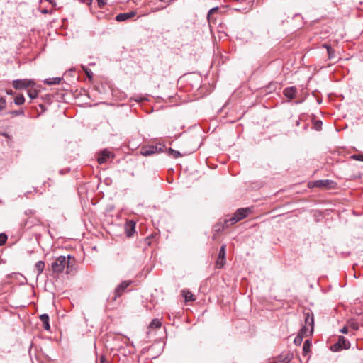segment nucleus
Instances as JSON below:
<instances>
[{
    "label": "nucleus",
    "instance_id": "obj_27",
    "mask_svg": "<svg viewBox=\"0 0 363 363\" xmlns=\"http://www.w3.org/2000/svg\"><path fill=\"white\" fill-rule=\"evenodd\" d=\"M6 102L5 99L0 96V110H3L6 108Z\"/></svg>",
    "mask_w": 363,
    "mask_h": 363
},
{
    "label": "nucleus",
    "instance_id": "obj_24",
    "mask_svg": "<svg viewBox=\"0 0 363 363\" xmlns=\"http://www.w3.org/2000/svg\"><path fill=\"white\" fill-rule=\"evenodd\" d=\"M311 347V342L308 340H306L303 343V352L304 354H307V353L309 352Z\"/></svg>",
    "mask_w": 363,
    "mask_h": 363
},
{
    "label": "nucleus",
    "instance_id": "obj_16",
    "mask_svg": "<svg viewBox=\"0 0 363 363\" xmlns=\"http://www.w3.org/2000/svg\"><path fill=\"white\" fill-rule=\"evenodd\" d=\"M182 294L184 296V298L186 302L193 301L195 299L194 295L189 291L183 290Z\"/></svg>",
    "mask_w": 363,
    "mask_h": 363
},
{
    "label": "nucleus",
    "instance_id": "obj_32",
    "mask_svg": "<svg viewBox=\"0 0 363 363\" xmlns=\"http://www.w3.org/2000/svg\"><path fill=\"white\" fill-rule=\"evenodd\" d=\"M100 363H110L106 359V357L102 355L100 357Z\"/></svg>",
    "mask_w": 363,
    "mask_h": 363
},
{
    "label": "nucleus",
    "instance_id": "obj_22",
    "mask_svg": "<svg viewBox=\"0 0 363 363\" xmlns=\"http://www.w3.org/2000/svg\"><path fill=\"white\" fill-rule=\"evenodd\" d=\"M28 96L31 99H36L38 96V91L36 89H29L28 90Z\"/></svg>",
    "mask_w": 363,
    "mask_h": 363
},
{
    "label": "nucleus",
    "instance_id": "obj_40",
    "mask_svg": "<svg viewBox=\"0 0 363 363\" xmlns=\"http://www.w3.org/2000/svg\"><path fill=\"white\" fill-rule=\"evenodd\" d=\"M41 12L43 13H48V10L47 9H43V10H41Z\"/></svg>",
    "mask_w": 363,
    "mask_h": 363
},
{
    "label": "nucleus",
    "instance_id": "obj_39",
    "mask_svg": "<svg viewBox=\"0 0 363 363\" xmlns=\"http://www.w3.org/2000/svg\"><path fill=\"white\" fill-rule=\"evenodd\" d=\"M160 1H162V2H167V3H169L171 1H172L173 0H160Z\"/></svg>",
    "mask_w": 363,
    "mask_h": 363
},
{
    "label": "nucleus",
    "instance_id": "obj_18",
    "mask_svg": "<svg viewBox=\"0 0 363 363\" xmlns=\"http://www.w3.org/2000/svg\"><path fill=\"white\" fill-rule=\"evenodd\" d=\"M35 268L37 271V275H40L44 270L45 268V262L43 261H38L35 265Z\"/></svg>",
    "mask_w": 363,
    "mask_h": 363
},
{
    "label": "nucleus",
    "instance_id": "obj_13",
    "mask_svg": "<svg viewBox=\"0 0 363 363\" xmlns=\"http://www.w3.org/2000/svg\"><path fill=\"white\" fill-rule=\"evenodd\" d=\"M40 320L42 322L43 327L45 330L49 331L50 329L49 323V316L46 313L40 315Z\"/></svg>",
    "mask_w": 363,
    "mask_h": 363
},
{
    "label": "nucleus",
    "instance_id": "obj_2",
    "mask_svg": "<svg viewBox=\"0 0 363 363\" xmlns=\"http://www.w3.org/2000/svg\"><path fill=\"white\" fill-rule=\"evenodd\" d=\"M52 270L54 273H61L67 267L68 269V261L65 256H60L52 263Z\"/></svg>",
    "mask_w": 363,
    "mask_h": 363
},
{
    "label": "nucleus",
    "instance_id": "obj_1",
    "mask_svg": "<svg viewBox=\"0 0 363 363\" xmlns=\"http://www.w3.org/2000/svg\"><path fill=\"white\" fill-rule=\"evenodd\" d=\"M251 212V210L250 208H239L236 211V212L234 213L233 216H232L229 219H226L224 221L223 225L222 228L220 227L219 225L215 226V230L216 231H220L221 230H223L224 228H227L230 227V225L235 224V223L241 220L242 219L245 218L247 216V215Z\"/></svg>",
    "mask_w": 363,
    "mask_h": 363
},
{
    "label": "nucleus",
    "instance_id": "obj_17",
    "mask_svg": "<svg viewBox=\"0 0 363 363\" xmlns=\"http://www.w3.org/2000/svg\"><path fill=\"white\" fill-rule=\"evenodd\" d=\"M305 322L306 325H308L311 327L310 331L308 330V333L311 334L313 330V316H311L309 314H307L305 318Z\"/></svg>",
    "mask_w": 363,
    "mask_h": 363
},
{
    "label": "nucleus",
    "instance_id": "obj_21",
    "mask_svg": "<svg viewBox=\"0 0 363 363\" xmlns=\"http://www.w3.org/2000/svg\"><path fill=\"white\" fill-rule=\"evenodd\" d=\"M25 102V98L23 94H18L14 99V103L16 105H22Z\"/></svg>",
    "mask_w": 363,
    "mask_h": 363
},
{
    "label": "nucleus",
    "instance_id": "obj_11",
    "mask_svg": "<svg viewBox=\"0 0 363 363\" xmlns=\"http://www.w3.org/2000/svg\"><path fill=\"white\" fill-rule=\"evenodd\" d=\"M284 94L289 99H292L296 96L297 89L295 87H288L284 90Z\"/></svg>",
    "mask_w": 363,
    "mask_h": 363
},
{
    "label": "nucleus",
    "instance_id": "obj_25",
    "mask_svg": "<svg viewBox=\"0 0 363 363\" xmlns=\"http://www.w3.org/2000/svg\"><path fill=\"white\" fill-rule=\"evenodd\" d=\"M7 240V235L5 233L0 234V246L4 245Z\"/></svg>",
    "mask_w": 363,
    "mask_h": 363
},
{
    "label": "nucleus",
    "instance_id": "obj_30",
    "mask_svg": "<svg viewBox=\"0 0 363 363\" xmlns=\"http://www.w3.org/2000/svg\"><path fill=\"white\" fill-rule=\"evenodd\" d=\"M96 3H97L98 6L99 8H102L104 6L105 4H106V2L105 1V0H97V1H96Z\"/></svg>",
    "mask_w": 363,
    "mask_h": 363
},
{
    "label": "nucleus",
    "instance_id": "obj_36",
    "mask_svg": "<svg viewBox=\"0 0 363 363\" xmlns=\"http://www.w3.org/2000/svg\"><path fill=\"white\" fill-rule=\"evenodd\" d=\"M326 48H327V50H328V57H329V58H331L332 57H331V50H332V49H331V48L328 47V46Z\"/></svg>",
    "mask_w": 363,
    "mask_h": 363
},
{
    "label": "nucleus",
    "instance_id": "obj_20",
    "mask_svg": "<svg viewBox=\"0 0 363 363\" xmlns=\"http://www.w3.org/2000/svg\"><path fill=\"white\" fill-rule=\"evenodd\" d=\"M339 342H340V345H342V348L343 349H347L350 347V342L349 341H347L344 337L342 336H340L339 337V340H338Z\"/></svg>",
    "mask_w": 363,
    "mask_h": 363
},
{
    "label": "nucleus",
    "instance_id": "obj_10",
    "mask_svg": "<svg viewBox=\"0 0 363 363\" xmlns=\"http://www.w3.org/2000/svg\"><path fill=\"white\" fill-rule=\"evenodd\" d=\"M292 354H282L276 359L274 363H289L292 359Z\"/></svg>",
    "mask_w": 363,
    "mask_h": 363
},
{
    "label": "nucleus",
    "instance_id": "obj_15",
    "mask_svg": "<svg viewBox=\"0 0 363 363\" xmlns=\"http://www.w3.org/2000/svg\"><path fill=\"white\" fill-rule=\"evenodd\" d=\"M61 80L62 78L60 77L48 78L44 80V83L47 85H54L60 84Z\"/></svg>",
    "mask_w": 363,
    "mask_h": 363
},
{
    "label": "nucleus",
    "instance_id": "obj_12",
    "mask_svg": "<svg viewBox=\"0 0 363 363\" xmlns=\"http://www.w3.org/2000/svg\"><path fill=\"white\" fill-rule=\"evenodd\" d=\"M135 12H128V13H119L116 16V20L117 21H125L127 19H129L132 17H133L135 16Z\"/></svg>",
    "mask_w": 363,
    "mask_h": 363
},
{
    "label": "nucleus",
    "instance_id": "obj_6",
    "mask_svg": "<svg viewBox=\"0 0 363 363\" xmlns=\"http://www.w3.org/2000/svg\"><path fill=\"white\" fill-rule=\"evenodd\" d=\"M333 184V182L329 179L316 180L313 182L312 184H309V186L318 188H330V185Z\"/></svg>",
    "mask_w": 363,
    "mask_h": 363
},
{
    "label": "nucleus",
    "instance_id": "obj_5",
    "mask_svg": "<svg viewBox=\"0 0 363 363\" xmlns=\"http://www.w3.org/2000/svg\"><path fill=\"white\" fill-rule=\"evenodd\" d=\"M161 151H162V148L158 147L157 145L156 146L149 145V146L143 147L140 150V153L143 156H150L152 154H155V153H157V152H159Z\"/></svg>",
    "mask_w": 363,
    "mask_h": 363
},
{
    "label": "nucleus",
    "instance_id": "obj_41",
    "mask_svg": "<svg viewBox=\"0 0 363 363\" xmlns=\"http://www.w3.org/2000/svg\"><path fill=\"white\" fill-rule=\"evenodd\" d=\"M353 328H354V329H355V330H357V327L356 325H354V326H353Z\"/></svg>",
    "mask_w": 363,
    "mask_h": 363
},
{
    "label": "nucleus",
    "instance_id": "obj_3",
    "mask_svg": "<svg viewBox=\"0 0 363 363\" xmlns=\"http://www.w3.org/2000/svg\"><path fill=\"white\" fill-rule=\"evenodd\" d=\"M35 83L30 79H16L12 82V85L16 89H23L34 85Z\"/></svg>",
    "mask_w": 363,
    "mask_h": 363
},
{
    "label": "nucleus",
    "instance_id": "obj_7",
    "mask_svg": "<svg viewBox=\"0 0 363 363\" xmlns=\"http://www.w3.org/2000/svg\"><path fill=\"white\" fill-rule=\"evenodd\" d=\"M308 328L306 326H303L298 335L294 339V344L296 345H300L303 341V337L304 335H308Z\"/></svg>",
    "mask_w": 363,
    "mask_h": 363
},
{
    "label": "nucleus",
    "instance_id": "obj_37",
    "mask_svg": "<svg viewBox=\"0 0 363 363\" xmlns=\"http://www.w3.org/2000/svg\"><path fill=\"white\" fill-rule=\"evenodd\" d=\"M340 331L342 333H347L348 330H347V327H344L343 328H342L340 330Z\"/></svg>",
    "mask_w": 363,
    "mask_h": 363
},
{
    "label": "nucleus",
    "instance_id": "obj_34",
    "mask_svg": "<svg viewBox=\"0 0 363 363\" xmlns=\"http://www.w3.org/2000/svg\"><path fill=\"white\" fill-rule=\"evenodd\" d=\"M321 125H322V122L320 121H316V123L315 124L317 129H319V128L321 126Z\"/></svg>",
    "mask_w": 363,
    "mask_h": 363
},
{
    "label": "nucleus",
    "instance_id": "obj_33",
    "mask_svg": "<svg viewBox=\"0 0 363 363\" xmlns=\"http://www.w3.org/2000/svg\"><path fill=\"white\" fill-rule=\"evenodd\" d=\"M69 274H70L72 273V267H71L72 258L71 257L70 255L69 257ZM73 260H74V258H73Z\"/></svg>",
    "mask_w": 363,
    "mask_h": 363
},
{
    "label": "nucleus",
    "instance_id": "obj_38",
    "mask_svg": "<svg viewBox=\"0 0 363 363\" xmlns=\"http://www.w3.org/2000/svg\"><path fill=\"white\" fill-rule=\"evenodd\" d=\"M6 93L9 95H12L13 94V91L12 90L6 91Z\"/></svg>",
    "mask_w": 363,
    "mask_h": 363
},
{
    "label": "nucleus",
    "instance_id": "obj_31",
    "mask_svg": "<svg viewBox=\"0 0 363 363\" xmlns=\"http://www.w3.org/2000/svg\"><path fill=\"white\" fill-rule=\"evenodd\" d=\"M352 157L357 160L363 161V155H354Z\"/></svg>",
    "mask_w": 363,
    "mask_h": 363
},
{
    "label": "nucleus",
    "instance_id": "obj_26",
    "mask_svg": "<svg viewBox=\"0 0 363 363\" xmlns=\"http://www.w3.org/2000/svg\"><path fill=\"white\" fill-rule=\"evenodd\" d=\"M341 349H342V345H340V342H337V343H335L331 347V350L334 352L338 351L339 350H341Z\"/></svg>",
    "mask_w": 363,
    "mask_h": 363
},
{
    "label": "nucleus",
    "instance_id": "obj_14",
    "mask_svg": "<svg viewBox=\"0 0 363 363\" xmlns=\"http://www.w3.org/2000/svg\"><path fill=\"white\" fill-rule=\"evenodd\" d=\"M135 223L130 220L127 223L125 226L126 233L128 236H131L135 232Z\"/></svg>",
    "mask_w": 363,
    "mask_h": 363
},
{
    "label": "nucleus",
    "instance_id": "obj_19",
    "mask_svg": "<svg viewBox=\"0 0 363 363\" xmlns=\"http://www.w3.org/2000/svg\"><path fill=\"white\" fill-rule=\"evenodd\" d=\"M162 324L159 319L155 318L153 319L149 325V328L152 329L160 328Z\"/></svg>",
    "mask_w": 363,
    "mask_h": 363
},
{
    "label": "nucleus",
    "instance_id": "obj_23",
    "mask_svg": "<svg viewBox=\"0 0 363 363\" xmlns=\"http://www.w3.org/2000/svg\"><path fill=\"white\" fill-rule=\"evenodd\" d=\"M168 154L174 158H178L182 156V154L179 151L174 150L172 148L168 149Z\"/></svg>",
    "mask_w": 363,
    "mask_h": 363
},
{
    "label": "nucleus",
    "instance_id": "obj_4",
    "mask_svg": "<svg viewBox=\"0 0 363 363\" xmlns=\"http://www.w3.org/2000/svg\"><path fill=\"white\" fill-rule=\"evenodd\" d=\"M225 264V245H223L219 250L218 257L216 262V267L222 268Z\"/></svg>",
    "mask_w": 363,
    "mask_h": 363
},
{
    "label": "nucleus",
    "instance_id": "obj_28",
    "mask_svg": "<svg viewBox=\"0 0 363 363\" xmlns=\"http://www.w3.org/2000/svg\"><path fill=\"white\" fill-rule=\"evenodd\" d=\"M219 8L218 6L213 7L208 11V19L210 21L211 15H213L214 13L217 12L218 11Z\"/></svg>",
    "mask_w": 363,
    "mask_h": 363
},
{
    "label": "nucleus",
    "instance_id": "obj_9",
    "mask_svg": "<svg viewBox=\"0 0 363 363\" xmlns=\"http://www.w3.org/2000/svg\"><path fill=\"white\" fill-rule=\"evenodd\" d=\"M111 155V153L109 151L104 150L99 153L97 161L100 164H104L107 162Z\"/></svg>",
    "mask_w": 363,
    "mask_h": 363
},
{
    "label": "nucleus",
    "instance_id": "obj_35",
    "mask_svg": "<svg viewBox=\"0 0 363 363\" xmlns=\"http://www.w3.org/2000/svg\"><path fill=\"white\" fill-rule=\"evenodd\" d=\"M81 2H87L88 5H91L93 3L92 0H79Z\"/></svg>",
    "mask_w": 363,
    "mask_h": 363
},
{
    "label": "nucleus",
    "instance_id": "obj_8",
    "mask_svg": "<svg viewBox=\"0 0 363 363\" xmlns=\"http://www.w3.org/2000/svg\"><path fill=\"white\" fill-rule=\"evenodd\" d=\"M130 284V281H124L122 283H121L115 289V298H116L117 296H120L123 292L125 291V289Z\"/></svg>",
    "mask_w": 363,
    "mask_h": 363
},
{
    "label": "nucleus",
    "instance_id": "obj_42",
    "mask_svg": "<svg viewBox=\"0 0 363 363\" xmlns=\"http://www.w3.org/2000/svg\"><path fill=\"white\" fill-rule=\"evenodd\" d=\"M87 74H88V77H91V76H90V73L87 72Z\"/></svg>",
    "mask_w": 363,
    "mask_h": 363
},
{
    "label": "nucleus",
    "instance_id": "obj_29",
    "mask_svg": "<svg viewBox=\"0 0 363 363\" xmlns=\"http://www.w3.org/2000/svg\"><path fill=\"white\" fill-rule=\"evenodd\" d=\"M11 114L13 116H23L24 111L22 109L17 110V111H13L11 112Z\"/></svg>",
    "mask_w": 363,
    "mask_h": 363
}]
</instances>
